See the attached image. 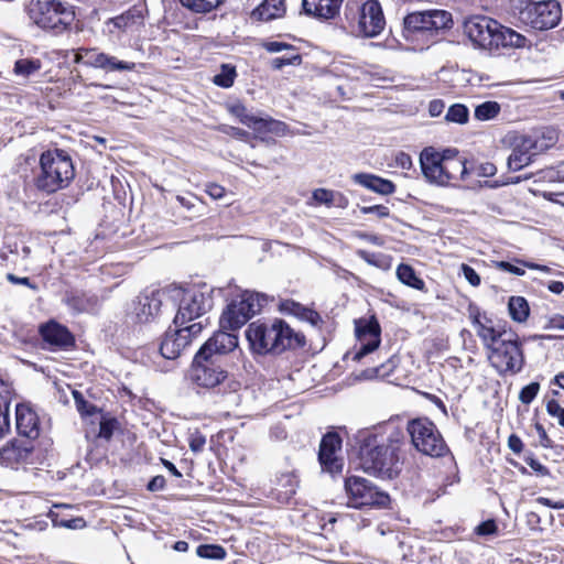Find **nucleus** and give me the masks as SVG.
I'll list each match as a JSON object with an SVG mask.
<instances>
[{
	"instance_id": "nucleus-26",
	"label": "nucleus",
	"mask_w": 564,
	"mask_h": 564,
	"mask_svg": "<svg viewBox=\"0 0 564 564\" xmlns=\"http://www.w3.org/2000/svg\"><path fill=\"white\" fill-rule=\"evenodd\" d=\"M535 155L538 154L532 149L531 143L525 137H522L508 158V167L511 171H519L528 166Z\"/></svg>"
},
{
	"instance_id": "nucleus-51",
	"label": "nucleus",
	"mask_w": 564,
	"mask_h": 564,
	"mask_svg": "<svg viewBox=\"0 0 564 564\" xmlns=\"http://www.w3.org/2000/svg\"><path fill=\"white\" fill-rule=\"evenodd\" d=\"M460 271L473 286H478L480 284V276L468 264H462Z\"/></svg>"
},
{
	"instance_id": "nucleus-19",
	"label": "nucleus",
	"mask_w": 564,
	"mask_h": 564,
	"mask_svg": "<svg viewBox=\"0 0 564 564\" xmlns=\"http://www.w3.org/2000/svg\"><path fill=\"white\" fill-rule=\"evenodd\" d=\"M228 111L235 116L242 124L253 128L258 131L283 132L286 128L284 122L272 118H259L248 112L246 106L239 101L228 105Z\"/></svg>"
},
{
	"instance_id": "nucleus-61",
	"label": "nucleus",
	"mask_w": 564,
	"mask_h": 564,
	"mask_svg": "<svg viewBox=\"0 0 564 564\" xmlns=\"http://www.w3.org/2000/svg\"><path fill=\"white\" fill-rule=\"evenodd\" d=\"M395 161H397V164L404 170H409L412 166V159L406 153H403V152L399 153L397 155Z\"/></svg>"
},
{
	"instance_id": "nucleus-8",
	"label": "nucleus",
	"mask_w": 564,
	"mask_h": 564,
	"mask_svg": "<svg viewBox=\"0 0 564 564\" xmlns=\"http://www.w3.org/2000/svg\"><path fill=\"white\" fill-rule=\"evenodd\" d=\"M202 323L194 319H173L166 328L160 352L165 359L174 360L200 334Z\"/></svg>"
},
{
	"instance_id": "nucleus-48",
	"label": "nucleus",
	"mask_w": 564,
	"mask_h": 564,
	"mask_svg": "<svg viewBox=\"0 0 564 564\" xmlns=\"http://www.w3.org/2000/svg\"><path fill=\"white\" fill-rule=\"evenodd\" d=\"M360 212L365 215L373 214L379 218H386L390 215L389 208L383 205L361 206Z\"/></svg>"
},
{
	"instance_id": "nucleus-16",
	"label": "nucleus",
	"mask_w": 564,
	"mask_h": 564,
	"mask_svg": "<svg viewBox=\"0 0 564 564\" xmlns=\"http://www.w3.org/2000/svg\"><path fill=\"white\" fill-rule=\"evenodd\" d=\"M355 334L359 345L354 360L359 361L375 351L381 343V327L378 319H355Z\"/></svg>"
},
{
	"instance_id": "nucleus-11",
	"label": "nucleus",
	"mask_w": 564,
	"mask_h": 564,
	"mask_svg": "<svg viewBox=\"0 0 564 564\" xmlns=\"http://www.w3.org/2000/svg\"><path fill=\"white\" fill-rule=\"evenodd\" d=\"M218 361L219 359L205 354V350H198L189 372L192 382L206 389L219 386L227 378V372Z\"/></svg>"
},
{
	"instance_id": "nucleus-52",
	"label": "nucleus",
	"mask_w": 564,
	"mask_h": 564,
	"mask_svg": "<svg viewBox=\"0 0 564 564\" xmlns=\"http://www.w3.org/2000/svg\"><path fill=\"white\" fill-rule=\"evenodd\" d=\"M263 47L270 53H278V52H282L284 50L294 51L292 45L284 43V42H278V41L265 42L263 44Z\"/></svg>"
},
{
	"instance_id": "nucleus-7",
	"label": "nucleus",
	"mask_w": 564,
	"mask_h": 564,
	"mask_svg": "<svg viewBox=\"0 0 564 564\" xmlns=\"http://www.w3.org/2000/svg\"><path fill=\"white\" fill-rule=\"evenodd\" d=\"M32 20L42 29L61 34L76 19L74 6L61 0L37 1L31 9Z\"/></svg>"
},
{
	"instance_id": "nucleus-14",
	"label": "nucleus",
	"mask_w": 564,
	"mask_h": 564,
	"mask_svg": "<svg viewBox=\"0 0 564 564\" xmlns=\"http://www.w3.org/2000/svg\"><path fill=\"white\" fill-rule=\"evenodd\" d=\"M248 319H225L220 330L216 332L199 350L217 359L220 355L232 351L238 346V336L234 333L239 329Z\"/></svg>"
},
{
	"instance_id": "nucleus-12",
	"label": "nucleus",
	"mask_w": 564,
	"mask_h": 564,
	"mask_svg": "<svg viewBox=\"0 0 564 564\" xmlns=\"http://www.w3.org/2000/svg\"><path fill=\"white\" fill-rule=\"evenodd\" d=\"M270 301L267 294L245 290L227 300L220 317H254Z\"/></svg>"
},
{
	"instance_id": "nucleus-41",
	"label": "nucleus",
	"mask_w": 564,
	"mask_h": 564,
	"mask_svg": "<svg viewBox=\"0 0 564 564\" xmlns=\"http://www.w3.org/2000/svg\"><path fill=\"white\" fill-rule=\"evenodd\" d=\"M199 557L212 558V560H224L226 557V551L220 545L203 544L196 550Z\"/></svg>"
},
{
	"instance_id": "nucleus-27",
	"label": "nucleus",
	"mask_w": 564,
	"mask_h": 564,
	"mask_svg": "<svg viewBox=\"0 0 564 564\" xmlns=\"http://www.w3.org/2000/svg\"><path fill=\"white\" fill-rule=\"evenodd\" d=\"M352 181L377 194L391 195L395 192V185L386 178L370 173H356Z\"/></svg>"
},
{
	"instance_id": "nucleus-10",
	"label": "nucleus",
	"mask_w": 564,
	"mask_h": 564,
	"mask_svg": "<svg viewBox=\"0 0 564 564\" xmlns=\"http://www.w3.org/2000/svg\"><path fill=\"white\" fill-rule=\"evenodd\" d=\"M561 6L555 0L529 2L519 12V19L535 30H549L556 26L561 20Z\"/></svg>"
},
{
	"instance_id": "nucleus-45",
	"label": "nucleus",
	"mask_w": 564,
	"mask_h": 564,
	"mask_svg": "<svg viewBox=\"0 0 564 564\" xmlns=\"http://www.w3.org/2000/svg\"><path fill=\"white\" fill-rule=\"evenodd\" d=\"M547 413L557 419V422L561 426L564 427V408L556 400H550L546 403Z\"/></svg>"
},
{
	"instance_id": "nucleus-38",
	"label": "nucleus",
	"mask_w": 564,
	"mask_h": 564,
	"mask_svg": "<svg viewBox=\"0 0 564 564\" xmlns=\"http://www.w3.org/2000/svg\"><path fill=\"white\" fill-rule=\"evenodd\" d=\"M510 317H529L530 307L522 296H511L508 302Z\"/></svg>"
},
{
	"instance_id": "nucleus-5",
	"label": "nucleus",
	"mask_w": 564,
	"mask_h": 564,
	"mask_svg": "<svg viewBox=\"0 0 564 564\" xmlns=\"http://www.w3.org/2000/svg\"><path fill=\"white\" fill-rule=\"evenodd\" d=\"M464 32L475 47L488 52H497L502 47L522 48L529 43L524 35L486 15L468 19Z\"/></svg>"
},
{
	"instance_id": "nucleus-47",
	"label": "nucleus",
	"mask_w": 564,
	"mask_h": 564,
	"mask_svg": "<svg viewBox=\"0 0 564 564\" xmlns=\"http://www.w3.org/2000/svg\"><path fill=\"white\" fill-rule=\"evenodd\" d=\"M497 531L498 527L492 519L484 521L475 528V533L481 536L496 534Z\"/></svg>"
},
{
	"instance_id": "nucleus-4",
	"label": "nucleus",
	"mask_w": 564,
	"mask_h": 564,
	"mask_svg": "<svg viewBox=\"0 0 564 564\" xmlns=\"http://www.w3.org/2000/svg\"><path fill=\"white\" fill-rule=\"evenodd\" d=\"M246 336L252 351L259 355H279L305 344L304 336L295 333L283 319L252 322Z\"/></svg>"
},
{
	"instance_id": "nucleus-21",
	"label": "nucleus",
	"mask_w": 564,
	"mask_h": 564,
	"mask_svg": "<svg viewBox=\"0 0 564 564\" xmlns=\"http://www.w3.org/2000/svg\"><path fill=\"white\" fill-rule=\"evenodd\" d=\"M40 334L43 340L54 349L67 350L75 345L73 334L55 319L41 325Z\"/></svg>"
},
{
	"instance_id": "nucleus-29",
	"label": "nucleus",
	"mask_w": 564,
	"mask_h": 564,
	"mask_svg": "<svg viewBox=\"0 0 564 564\" xmlns=\"http://www.w3.org/2000/svg\"><path fill=\"white\" fill-rule=\"evenodd\" d=\"M525 138L531 143L535 153L540 154L555 145L558 140V133L553 128H544L532 134L525 135Z\"/></svg>"
},
{
	"instance_id": "nucleus-55",
	"label": "nucleus",
	"mask_w": 564,
	"mask_h": 564,
	"mask_svg": "<svg viewBox=\"0 0 564 564\" xmlns=\"http://www.w3.org/2000/svg\"><path fill=\"white\" fill-rule=\"evenodd\" d=\"M165 484H166L165 478L161 475H158L149 481L148 490H150V491L163 490L165 487Z\"/></svg>"
},
{
	"instance_id": "nucleus-60",
	"label": "nucleus",
	"mask_w": 564,
	"mask_h": 564,
	"mask_svg": "<svg viewBox=\"0 0 564 564\" xmlns=\"http://www.w3.org/2000/svg\"><path fill=\"white\" fill-rule=\"evenodd\" d=\"M508 446L513 453L519 454L523 448V443L519 436L511 434L508 438Z\"/></svg>"
},
{
	"instance_id": "nucleus-54",
	"label": "nucleus",
	"mask_w": 564,
	"mask_h": 564,
	"mask_svg": "<svg viewBox=\"0 0 564 564\" xmlns=\"http://www.w3.org/2000/svg\"><path fill=\"white\" fill-rule=\"evenodd\" d=\"M496 267L502 271H506V272H509V273H512V274H516V275H523L524 274V270L517 267V265H513L512 263L510 262H507V261H499L496 263Z\"/></svg>"
},
{
	"instance_id": "nucleus-30",
	"label": "nucleus",
	"mask_w": 564,
	"mask_h": 564,
	"mask_svg": "<svg viewBox=\"0 0 564 564\" xmlns=\"http://www.w3.org/2000/svg\"><path fill=\"white\" fill-rule=\"evenodd\" d=\"M14 397L11 384L0 377V438L9 431V408Z\"/></svg>"
},
{
	"instance_id": "nucleus-63",
	"label": "nucleus",
	"mask_w": 564,
	"mask_h": 564,
	"mask_svg": "<svg viewBox=\"0 0 564 564\" xmlns=\"http://www.w3.org/2000/svg\"><path fill=\"white\" fill-rule=\"evenodd\" d=\"M535 501L540 505H543V506H546V507H550L553 509H563L564 508V502H560V501L553 502L552 500H550L549 498H545V497H539V498H536Z\"/></svg>"
},
{
	"instance_id": "nucleus-36",
	"label": "nucleus",
	"mask_w": 564,
	"mask_h": 564,
	"mask_svg": "<svg viewBox=\"0 0 564 564\" xmlns=\"http://www.w3.org/2000/svg\"><path fill=\"white\" fill-rule=\"evenodd\" d=\"M182 6L195 13H208L216 9L221 0H180Z\"/></svg>"
},
{
	"instance_id": "nucleus-44",
	"label": "nucleus",
	"mask_w": 564,
	"mask_h": 564,
	"mask_svg": "<svg viewBox=\"0 0 564 564\" xmlns=\"http://www.w3.org/2000/svg\"><path fill=\"white\" fill-rule=\"evenodd\" d=\"M540 391V383L539 382H531L530 384L523 387L519 393V400L523 404H530L536 394Z\"/></svg>"
},
{
	"instance_id": "nucleus-37",
	"label": "nucleus",
	"mask_w": 564,
	"mask_h": 564,
	"mask_svg": "<svg viewBox=\"0 0 564 564\" xmlns=\"http://www.w3.org/2000/svg\"><path fill=\"white\" fill-rule=\"evenodd\" d=\"M358 256L367 263L375 265L382 270H388L391 267V258L383 253L368 252L366 250H359Z\"/></svg>"
},
{
	"instance_id": "nucleus-25",
	"label": "nucleus",
	"mask_w": 564,
	"mask_h": 564,
	"mask_svg": "<svg viewBox=\"0 0 564 564\" xmlns=\"http://www.w3.org/2000/svg\"><path fill=\"white\" fill-rule=\"evenodd\" d=\"M87 63L95 68H101L106 72L132 70L135 66L132 62L120 61L115 56L95 51L90 52Z\"/></svg>"
},
{
	"instance_id": "nucleus-35",
	"label": "nucleus",
	"mask_w": 564,
	"mask_h": 564,
	"mask_svg": "<svg viewBox=\"0 0 564 564\" xmlns=\"http://www.w3.org/2000/svg\"><path fill=\"white\" fill-rule=\"evenodd\" d=\"M501 111V106L497 101H485L475 108L474 116L479 121L495 119Z\"/></svg>"
},
{
	"instance_id": "nucleus-13",
	"label": "nucleus",
	"mask_w": 564,
	"mask_h": 564,
	"mask_svg": "<svg viewBox=\"0 0 564 564\" xmlns=\"http://www.w3.org/2000/svg\"><path fill=\"white\" fill-rule=\"evenodd\" d=\"M345 489L349 503L354 508L384 505L388 500V495L380 492L369 480L362 477H348L345 480Z\"/></svg>"
},
{
	"instance_id": "nucleus-57",
	"label": "nucleus",
	"mask_w": 564,
	"mask_h": 564,
	"mask_svg": "<svg viewBox=\"0 0 564 564\" xmlns=\"http://www.w3.org/2000/svg\"><path fill=\"white\" fill-rule=\"evenodd\" d=\"M7 280H8L9 282L13 283V284H22V285H26V286H29V288H30V289H32V290H35V289H36L35 284H33V283L31 282V280H30L29 278H25V276H24V278H19V276H17V275H14L13 273H8V274H7Z\"/></svg>"
},
{
	"instance_id": "nucleus-56",
	"label": "nucleus",
	"mask_w": 564,
	"mask_h": 564,
	"mask_svg": "<svg viewBox=\"0 0 564 564\" xmlns=\"http://www.w3.org/2000/svg\"><path fill=\"white\" fill-rule=\"evenodd\" d=\"M527 464L535 471L538 473L540 476H549L550 475V471L549 469L542 465L539 460L534 459V458H528L527 459Z\"/></svg>"
},
{
	"instance_id": "nucleus-23",
	"label": "nucleus",
	"mask_w": 564,
	"mask_h": 564,
	"mask_svg": "<svg viewBox=\"0 0 564 564\" xmlns=\"http://www.w3.org/2000/svg\"><path fill=\"white\" fill-rule=\"evenodd\" d=\"M343 0H303L302 9L305 14L317 19H334L340 9Z\"/></svg>"
},
{
	"instance_id": "nucleus-50",
	"label": "nucleus",
	"mask_w": 564,
	"mask_h": 564,
	"mask_svg": "<svg viewBox=\"0 0 564 564\" xmlns=\"http://www.w3.org/2000/svg\"><path fill=\"white\" fill-rule=\"evenodd\" d=\"M189 448L194 453H199L203 451L206 444V437L200 433L196 432L189 436Z\"/></svg>"
},
{
	"instance_id": "nucleus-64",
	"label": "nucleus",
	"mask_w": 564,
	"mask_h": 564,
	"mask_svg": "<svg viewBox=\"0 0 564 564\" xmlns=\"http://www.w3.org/2000/svg\"><path fill=\"white\" fill-rule=\"evenodd\" d=\"M496 166L492 164V163H484L480 165V172L479 174L481 176H486V177H489V176H492L496 174Z\"/></svg>"
},
{
	"instance_id": "nucleus-31",
	"label": "nucleus",
	"mask_w": 564,
	"mask_h": 564,
	"mask_svg": "<svg viewBox=\"0 0 564 564\" xmlns=\"http://www.w3.org/2000/svg\"><path fill=\"white\" fill-rule=\"evenodd\" d=\"M283 0H263L253 11L252 17L261 21H270L283 15Z\"/></svg>"
},
{
	"instance_id": "nucleus-17",
	"label": "nucleus",
	"mask_w": 564,
	"mask_h": 564,
	"mask_svg": "<svg viewBox=\"0 0 564 564\" xmlns=\"http://www.w3.org/2000/svg\"><path fill=\"white\" fill-rule=\"evenodd\" d=\"M384 25L386 19L379 1L367 0L359 9L358 34L375 37L383 31Z\"/></svg>"
},
{
	"instance_id": "nucleus-24",
	"label": "nucleus",
	"mask_w": 564,
	"mask_h": 564,
	"mask_svg": "<svg viewBox=\"0 0 564 564\" xmlns=\"http://www.w3.org/2000/svg\"><path fill=\"white\" fill-rule=\"evenodd\" d=\"M451 152L453 154L446 155L443 164L444 185L454 181H463L468 174L465 159L458 156L456 149H451Z\"/></svg>"
},
{
	"instance_id": "nucleus-15",
	"label": "nucleus",
	"mask_w": 564,
	"mask_h": 564,
	"mask_svg": "<svg viewBox=\"0 0 564 564\" xmlns=\"http://www.w3.org/2000/svg\"><path fill=\"white\" fill-rule=\"evenodd\" d=\"M403 23L410 32H432L451 28L453 20L447 11L429 10L409 13Z\"/></svg>"
},
{
	"instance_id": "nucleus-22",
	"label": "nucleus",
	"mask_w": 564,
	"mask_h": 564,
	"mask_svg": "<svg viewBox=\"0 0 564 564\" xmlns=\"http://www.w3.org/2000/svg\"><path fill=\"white\" fill-rule=\"evenodd\" d=\"M15 426L20 435L30 440L39 437L41 422L37 413L29 403H19L15 406Z\"/></svg>"
},
{
	"instance_id": "nucleus-33",
	"label": "nucleus",
	"mask_w": 564,
	"mask_h": 564,
	"mask_svg": "<svg viewBox=\"0 0 564 564\" xmlns=\"http://www.w3.org/2000/svg\"><path fill=\"white\" fill-rule=\"evenodd\" d=\"M279 312L284 315H292L293 317H313V315L318 317L316 312L292 300L282 301L279 304Z\"/></svg>"
},
{
	"instance_id": "nucleus-32",
	"label": "nucleus",
	"mask_w": 564,
	"mask_h": 564,
	"mask_svg": "<svg viewBox=\"0 0 564 564\" xmlns=\"http://www.w3.org/2000/svg\"><path fill=\"white\" fill-rule=\"evenodd\" d=\"M42 68V62L37 58H20L15 61L13 74L28 83L29 79Z\"/></svg>"
},
{
	"instance_id": "nucleus-34",
	"label": "nucleus",
	"mask_w": 564,
	"mask_h": 564,
	"mask_svg": "<svg viewBox=\"0 0 564 564\" xmlns=\"http://www.w3.org/2000/svg\"><path fill=\"white\" fill-rule=\"evenodd\" d=\"M398 279L405 285H409L416 290H423L424 282L416 276L415 271L411 265L400 264L397 269Z\"/></svg>"
},
{
	"instance_id": "nucleus-59",
	"label": "nucleus",
	"mask_w": 564,
	"mask_h": 564,
	"mask_svg": "<svg viewBox=\"0 0 564 564\" xmlns=\"http://www.w3.org/2000/svg\"><path fill=\"white\" fill-rule=\"evenodd\" d=\"M55 524L59 525V527H64V528H68V529H79V528H83L85 522L82 518H75V519H70V520H62L59 522H56L55 521Z\"/></svg>"
},
{
	"instance_id": "nucleus-39",
	"label": "nucleus",
	"mask_w": 564,
	"mask_h": 564,
	"mask_svg": "<svg viewBox=\"0 0 564 564\" xmlns=\"http://www.w3.org/2000/svg\"><path fill=\"white\" fill-rule=\"evenodd\" d=\"M469 111L468 108L463 104L452 105L445 116V120L448 122L464 124L468 121Z\"/></svg>"
},
{
	"instance_id": "nucleus-46",
	"label": "nucleus",
	"mask_w": 564,
	"mask_h": 564,
	"mask_svg": "<svg viewBox=\"0 0 564 564\" xmlns=\"http://www.w3.org/2000/svg\"><path fill=\"white\" fill-rule=\"evenodd\" d=\"M116 426L117 421L115 419L102 420L99 424L98 436L105 440H110Z\"/></svg>"
},
{
	"instance_id": "nucleus-49",
	"label": "nucleus",
	"mask_w": 564,
	"mask_h": 564,
	"mask_svg": "<svg viewBox=\"0 0 564 564\" xmlns=\"http://www.w3.org/2000/svg\"><path fill=\"white\" fill-rule=\"evenodd\" d=\"M109 23L113 24L119 30H124L134 23V17L130 13H124L110 19Z\"/></svg>"
},
{
	"instance_id": "nucleus-53",
	"label": "nucleus",
	"mask_w": 564,
	"mask_h": 564,
	"mask_svg": "<svg viewBox=\"0 0 564 564\" xmlns=\"http://www.w3.org/2000/svg\"><path fill=\"white\" fill-rule=\"evenodd\" d=\"M206 193L214 199H220L225 196L226 189L215 183H210L206 186Z\"/></svg>"
},
{
	"instance_id": "nucleus-18",
	"label": "nucleus",
	"mask_w": 564,
	"mask_h": 564,
	"mask_svg": "<svg viewBox=\"0 0 564 564\" xmlns=\"http://www.w3.org/2000/svg\"><path fill=\"white\" fill-rule=\"evenodd\" d=\"M453 154L451 149H446L443 152L436 151L434 148H425L420 154V164L423 175L430 183L437 185H444L443 177V164L445 156Z\"/></svg>"
},
{
	"instance_id": "nucleus-2",
	"label": "nucleus",
	"mask_w": 564,
	"mask_h": 564,
	"mask_svg": "<svg viewBox=\"0 0 564 564\" xmlns=\"http://www.w3.org/2000/svg\"><path fill=\"white\" fill-rule=\"evenodd\" d=\"M357 440L360 467L366 473L383 479H392L399 475L405 435L394 422L389 421L360 432Z\"/></svg>"
},
{
	"instance_id": "nucleus-62",
	"label": "nucleus",
	"mask_w": 564,
	"mask_h": 564,
	"mask_svg": "<svg viewBox=\"0 0 564 564\" xmlns=\"http://www.w3.org/2000/svg\"><path fill=\"white\" fill-rule=\"evenodd\" d=\"M535 427L540 437L541 445L546 448L552 447V442L549 438L544 427L541 424H536Z\"/></svg>"
},
{
	"instance_id": "nucleus-42",
	"label": "nucleus",
	"mask_w": 564,
	"mask_h": 564,
	"mask_svg": "<svg viewBox=\"0 0 564 564\" xmlns=\"http://www.w3.org/2000/svg\"><path fill=\"white\" fill-rule=\"evenodd\" d=\"M336 193L326 188H317L313 192V199L318 204H324L330 206L335 202ZM341 202L347 203V200L340 195L337 194Z\"/></svg>"
},
{
	"instance_id": "nucleus-43",
	"label": "nucleus",
	"mask_w": 564,
	"mask_h": 564,
	"mask_svg": "<svg viewBox=\"0 0 564 564\" xmlns=\"http://www.w3.org/2000/svg\"><path fill=\"white\" fill-rule=\"evenodd\" d=\"M302 56L294 51L291 54L282 57H275L272 59L271 65L274 69H281L286 65H300Z\"/></svg>"
},
{
	"instance_id": "nucleus-58",
	"label": "nucleus",
	"mask_w": 564,
	"mask_h": 564,
	"mask_svg": "<svg viewBox=\"0 0 564 564\" xmlns=\"http://www.w3.org/2000/svg\"><path fill=\"white\" fill-rule=\"evenodd\" d=\"M444 108H445L444 101L440 100V99H435L430 102L429 112L432 117H437L443 112Z\"/></svg>"
},
{
	"instance_id": "nucleus-9",
	"label": "nucleus",
	"mask_w": 564,
	"mask_h": 564,
	"mask_svg": "<svg viewBox=\"0 0 564 564\" xmlns=\"http://www.w3.org/2000/svg\"><path fill=\"white\" fill-rule=\"evenodd\" d=\"M413 446L424 455L442 457L448 448L435 424L429 419H415L408 423Z\"/></svg>"
},
{
	"instance_id": "nucleus-3",
	"label": "nucleus",
	"mask_w": 564,
	"mask_h": 564,
	"mask_svg": "<svg viewBox=\"0 0 564 564\" xmlns=\"http://www.w3.org/2000/svg\"><path fill=\"white\" fill-rule=\"evenodd\" d=\"M474 332L490 348L489 360L500 372H519L523 354L518 335L501 319H471Z\"/></svg>"
},
{
	"instance_id": "nucleus-40",
	"label": "nucleus",
	"mask_w": 564,
	"mask_h": 564,
	"mask_svg": "<svg viewBox=\"0 0 564 564\" xmlns=\"http://www.w3.org/2000/svg\"><path fill=\"white\" fill-rule=\"evenodd\" d=\"M236 77V69L229 64L221 65L220 73L215 75L214 84L219 87L229 88L234 85Z\"/></svg>"
},
{
	"instance_id": "nucleus-6",
	"label": "nucleus",
	"mask_w": 564,
	"mask_h": 564,
	"mask_svg": "<svg viewBox=\"0 0 564 564\" xmlns=\"http://www.w3.org/2000/svg\"><path fill=\"white\" fill-rule=\"evenodd\" d=\"M40 167L36 186L47 193L67 187L75 176L73 161L64 150L43 152L40 158Z\"/></svg>"
},
{
	"instance_id": "nucleus-1",
	"label": "nucleus",
	"mask_w": 564,
	"mask_h": 564,
	"mask_svg": "<svg viewBox=\"0 0 564 564\" xmlns=\"http://www.w3.org/2000/svg\"><path fill=\"white\" fill-rule=\"evenodd\" d=\"M214 305L210 293L171 284L139 294L129 307L134 317H203Z\"/></svg>"
},
{
	"instance_id": "nucleus-20",
	"label": "nucleus",
	"mask_w": 564,
	"mask_h": 564,
	"mask_svg": "<svg viewBox=\"0 0 564 564\" xmlns=\"http://www.w3.org/2000/svg\"><path fill=\"white\" fill-rule=\"evenodd\" d=\"M341 447V440L336 433H327L321 442L318 460L323 470L330 474L341 471L343 460L337 456V452Z\"/></svg>"
},
{
	"instance_id": "nucleus-28",
	"label": "nucleus",
	"mask_w": 564,
	"mask_h": 564,
	"mask_svg": "<svg viewBox=\"0 0 564 564\" xmlns=\"http://www.w3.org/2000/svg\"><path fill=\"white\" fill-rule=\"evenodd\" d=\"M32 447L24 442L14 441L0 451L1 460L10 466L25 463L30 459Z\"/></svg>"
}]
</instances>
